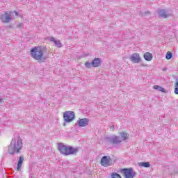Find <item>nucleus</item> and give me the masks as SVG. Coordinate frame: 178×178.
<instances>
[{
	"mask_svg": "<svg viewBox=\"0 0 178 178\" xmlns=\"http://www.w3.org/2000/svg\"><path fill=\"white\" fill-rule=\"evenodd\" d=\"M23 148V140L17 136L12 139L10 145L8 146V152L10 155H15V154H20V151Z\"/></svg>",
	"mask_w": 178,
	"mask_h": 178,
	"instance_id": "nucleus-1",
	"label": "nucleus"
},
{
	"mask_svg": "<svg viewBox=\"0 0 178 178\" xmlns=\"http://www.w3.org/2000/svg\"><path fill=\"white\" fill-rule=\"evenodd\" d=\"M58 151L63 155L68 156V155H76L79 152V147H73L72 146L66 145L63 143H59Z\"/></svg>",
	"mask_w": 178,
	"mask_h": 178,
	"instance_id": "nucleus-2",
	"label": "nucleus"
},
{
	"mask_svg": "<svg viewBox=\"0 0 178 178\" xmlns=\"http://www.w3.org/2000/svg\"><path fill=\"white\" fill-rule=\"evenodd\" d=\"M31 56L35 60H40V62H45L47 57L44 56V51L41 47H35L31 49Z\"/></svg>",
	"mask_w": 178,
	"mask_h": 178,
	"instance_id": "nucleus-3",
	"label": "nucleus"
},
{
	"mask_svg": "<svg viewBox=\"0 0 178 178\" xmlns=\"http://www.w3.org/2000/svg\"><path fill=\"white\" fill-rule=\"evenodd\" d=\"M76 115L74 111H65L63 114L64 123L63 126H66V123H70L74 120Z\"/></svg>",
	"mask_w": 178,
	"mask_h": 178,
	"instance_id": "nucleus-4",
	"label": "nucleus"
},
{
	"mask_svg": "<svg viewBox=\"0 0 178 178\" xmlns=\"http://www.w3.org/2000/svg\"><path fill=\"white\" fill-rule=\"evenodd\" d=\"M12 12L9 13H5L4 14L1 15V20L3 23H9L10 22L12 21V15L11 13ZM13 14L15 15V16H19V13L17 11H13L12 13Z\"/></svg>",
	"mask_w": 178,
	"mask_h": 178,
	"instance_id": "nucleus-5",
	"label": "nucleus"
},
{
	"mask_svg": "<svg viewBox=\"0 0 178 178\" xmlns=\"http://www.w3.org/2000/svg\"><path fill=\"white\" fill-rule=\"evenodd\" d=\"M101 166H104V168H108L109 166H112L113 165V161L109 156H104L100 160Z\"/></svg>",
	"mask_w": 178,
	"mask_h": 178,
	"instance_id": "nucleus-6",
	"label": "nucleus"
},
{
	"mask_svg": "<svg viewBox=\"0 0 178 178\" xmlns=\"http://www.w3.org/2000/svg\"><path fill=\"white\" fill-rule=\"evenodd\" d=\"M121 172L124 175L125 178H134L137 175V172L132 168L122 169Z\"/></svg>",
	"mask_w": 178,
	"mask_h": 178,
	"instance_id": "nucleus-7",
	"label": "nucleus"
},
{
	"mask_svg": "<svg viewBox=\"0 0 178 178\" xmlns=\"http://www.w3.org/2000/svg\"><path fill=\"white\" fill-rule=\"evenodd\" d=\"M108 141L111 144H114L115 145H118V144H120L123 139L120 136H118L115 135H113L112 136L108 138Z\"/></svg>",
	"mask_w": 178,
	"mask_h": 178,
	"instance_id": "nucleus-8",
	"label": "nucleus"
},
{
	"mask_svg": "<svg viewBox=\"0 0 178 178\" xmlns=\"http://www.w3.org/2000/svg\"><path fill=\"white\" fill-rule=\"evenodd\" d=\"M129 60H131L132 63H141V57L138 53H134L129 56Z\"/></svg>",
	"mask_w": 178,
	"mask_h": 178,
	"instance_id": "nucleus-9",
	"label": "nucleus"
},
{
	"mask_svg": "<svg viewBox=\"0 0 178 178\" xmlns=\"http://www.w3.org/2000/svg\"><path fill=\"white\" fill-rule=\"evenodd\" d=\"M79 127H86V126H88V123H90V120L88 118H80L78 121Z\"/></svg>",
	"mask_w": 178,
	"mask_h": 178,
	"instance_id": "nucleus-10",
	"label": "nucleus"
},
{
	"mask_svg": "<svg viewBox=\"0 0 178 178\" xmlns=\"http://www.w3.org/2000/svg\"><path fill=\"white\" fill-rule=\"evenodd\" d=\"M158 15L161 19H166V17H169V16H170V14L168 13V11L165 9L159 10L158 11Z\"/></svg>",
	"mask_w": 178,
	"mask_h": 178,
	"instance_id": "nucleus-11",
	"label": "nucleus"
},
{
	"mask_svg": "<svg viewBox=\"0 0 178 178\" xmlns=\"http://www.w3.org/2000/svg\"><path fill=\"white\" fill-rule=\"evenodd\" d=\"M49 41H50L51 42H54V45H56V47H57L58 48H62V42H60V40H56L54 37H50L49 38Z\"/></svg>",
	"mask_w": 178,
	"mask_h": 178,
	"instance_id": "nucleus-12",
	"label": "nucleus"
},
{
	"mask_svg": "<svg viewBox=\"0 0 178 178\" xmlns=\"http://www.w3.org/2000/svg\"><path fill=\"white\" fill-rule=\"evenodd\" d=\"M92 66H93V67H98L99 66H101V58H95L92 61Z\"/></svg>",
	"mask_w": 178,
	"mask_h": 178,
	"instance_id": "nucleus-13",
	"label": "nucleus"
},
{
	"mask_svg": "<svg viewBox=\"0 0 178 178\" xmlns=\"http://www.w3.org/2000/svg\"><path fill=\"white\" fill-rule=\"evenodd\" d=\"M143 56L144 59H145V60H147L148 62L152 60V54L149 52L145 53Z\"/></svg>",
	"mask_w": 178,
	"mask_h": 178,
	"instance_id": "nucleus-14",
	"label": "nucleus"
},
{
	"mask_svg": "<svg viewBox=\"0 0 178 178\" xmlns=\"http://www.w3.org/2000/svg\"><path fill=\"white\" fill-rule=\"evenodd\" d=\"M154 90H156L157 91H161V92H166V90L165 88H162L161 86H159L158 85H155L153 86Z\"/></svg>",
	"mask_w": 178,
	"mask_h": 178,
	"instance_id": "nucleus-15",
	"label": "nucleus"
},
{
	"mask_svg": "<svg viewBox=\"0 0 178 178\" xmlns=\"http://www.w3.org/2000/svg\"><path fill=\"white\" fill-rule=\"evenodd\" d=\"M120 138H122V141H126L129 138V135L125 132H120Z\"/></svg>",
	"mask_w": 178,
	"mask_h": 178,
	"instance_id": "nucleus-16",
	"label": "nucleus"
},
{
	"mask_svg": "<svg viewBox=\"0 0 178 178\" xmlns=\"http://www.w3.org/2000/svg\"><path fill=\"white\" fill-rule=\"evenodd\" d=\"M138 166H140L141 168H149L151 164L149 162H140L138 163Z\"/></svg>",
	"mask_w": 178,
	"mask_h": 178,
	"instance_id": "nucleus-17",
	"label": "nucleus"
},
{
	"mask_svg": "<svg viewBox=\"0 0 178 178\" xmlns=\"http://www.w3.org/2000/svg\"><path fill=\"white\" fill-rule=\"evenodd\" d=\"M174 92L176 94V95H178V77L175 78Z\"/></svg>",
	"mask_w": 178,
	"mask_h": 178,
	"instance_id": "nucleus-18",
	"label": "nucleus"
},
{
	"mask_svg": "<svg viewBox=\"0 0 178 178\" xmlns=\"http://www.w3.org/2000/svg\"><path fill=\"white\" fill-rule=\"evenodd\" d=\"M111 178H122V176L117 172H113L111 174Z\"/></svg>",
	"mask_w": 178,
	"mask_h": 178,
	"instance_id": "nucleus-19",
	"label": "nucleus"
},
{
	"mask_svg": "<svg viewBox=\"0 0 178 178\" xmlns=\"http://www.w3.org/2000/svg\"><path fill=\"white\" fill-rule=\"evenodd\" d=\"M165 58L169 60L170 59H172V52L170 51H168L166 55H165Z\"/></svg>",
	"mask_w": 178,
	"mask_h": 178,
	"instance_id": "nucleus-20",
	"label": "nucleus"
},
{
	"mask_svg": "<svg viewBox=\"0 0 178 178\" xmlns=\"http://www.w3.org/2000/svg\"><path fill=\"white\" fill-rule=\"evenodd\" d=\"M23 161H24V156L21 155L19 156V161H18V163L23 164Z\"/></svg>",
	"mask_w": 178,
	"mask_h": 178,
	"instance_id": "nucleus-21",
	"label": "nucleus"
},
{
	"mask_svg": "<svg viewBox=\"0 0 178 178\" xmlns=\"http://www.w3.org/2000/svg\"><path fill=\"white\" fill-rule=\"evenodd\" d=\"M169 169V172L170 173V175H175V173H176V172L175 171V167L171 166Z\"/></svg>",
	"mask_w": 178,
	"mask_h": 178,
	"instance_id": "nucleus-22",
	"label": "nucleus"
},
{
	"mask_svg": "<svg viewBox=\"0 0 178 178\" xmlns=\"http://www.w3.org/2000/svg\"><path fill=\"white\" fill-rule=\"evenodd\" d=\"M85 66L86 67H87V69H91V67L92 66V63L86 62L85 63Z\"/></svg>",
	"mask_w": 178,
	"mask_h": 178,
	"instance_id": "nucleus-23",
	"label": "nucleus"
},
{
	"mask_svg": "<svg viewBox=\"0 0 178 178\" xmlns=\"http://www.w3.org/2000/svg\"><path fill=\"white\" fill-rule=\"evenodd\" d=\"M22 163H17V170L18 171V172H20V170H22Z\"/></svg>",
	"mask_w": 178,
	"mask_h": 178,
	"instance_id": "nucleus-24",
	"label": "nucleus"
},
{
	"mask_svg": "<svg viewBox=\"0 0 178 178\" xmlns=\"http://www.w3.org/2000/svg\"><path fill=\"white\" fill-rule=\"evenodd\" d=\"M149 14V11H145L143 13V16H146V15Z\"/></svg>",
	"mask_w": 178,
	"mask_h": 178,
	"instance_id": "nucleus-25",
	"label": "nucleus"
},
{
	"mask_svg": "<svg viewBox=\"0 0 178 178\" xmlns=\"http://www.w3.org/2000/svg\"><path fill=\"white\" fill-rule=\"evenodd\" d=\"M110 130H112V131H113V130H115V126L113 125L110 126Z\"/></svg>",
	"mask_w": 178,
	"mask_h": 178,
	"instance_id": "nucleus-26",
	"label": "nucleus"
},
{
	"mask_svg": "<svg viewBox=\"0 0 178 178\" xmlns=\"http://www.w3.org/2000/svg\"><path fill=\"white\" fill-rule=\"evenodd\" d=\"M22 26H23V24H22V23H20V24L17 26V27H18V29H21V27H22Z\"/></svg>",
	"mask_w": 178,
	"mask_h": 178,
	"instance_id": "nucleus-27",
	"label": "nucleus"
},
{
	"mask_svg": "<svg viewBox=\"0 0 178 178\" xmlns=\"http://www.w3.org/2000/svg\"><path fill=\"white\" fill-rule=\"evenodd\" d=\"M3 102V99H0V103L2 104Z\"/></svg>",
	"mask_w": 178,
	"mask_h": 178,
	"instance_id": "nucleus-28",
	"label": "nucleus"
}]
</instances>
